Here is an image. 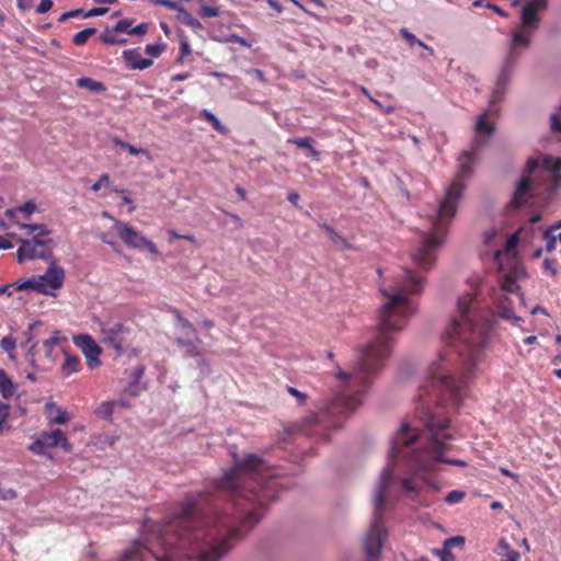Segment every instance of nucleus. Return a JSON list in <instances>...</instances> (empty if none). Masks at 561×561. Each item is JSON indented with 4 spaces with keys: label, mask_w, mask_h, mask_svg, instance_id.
Returning <instances> with one entry per match:
<instances>
[{
    "label": "nucleus",
    "mask_w": 561,
    "mask_h": 561,
    "mask_svg": "<svg viewBox=\"0 0 561 561\" xmlns=\"http://www.w3.org/2000/svg\"><path fill=\"white\" fill-rule=\"evenodd\" d=\"M476 295L467 293L457 300L458 314L447 330L448 350L432 368V378L419 389L415 408L417 420L403 422L390 439L388 463L374 489L373 519L365 539V550L371 561L381 552L387 533L382 525L387 490L394 482L396 472L409 473L401 480L405 492H417L419 482L437 491L430 474L435 463L466 467L461 459L449 458L448 440L456 436L449 419L443 413L448 403L458 409L463 401L467 379L473 375L484 344V334L474 320Z\"/></svg>",
    "instance_id": "f257e3e1"
},
{
    "label": "nucleus",
    "mask_w": 561,
    "mask_h": 561,
    "mask_svg": "<svg viewBox=\"0 0 561 561\" xmlns=\"http://www.w3.org/2000/svg\"><path fill=\"white\" fill-rule=\"evenodd\" d=\"M233 457L234 468L217 482L219 491L231 495L225 507L215 503L202 513L195 502L185 501L167 524L156 525L144 540H134L123 561H217L225 556L228 539L257 524L279 490L276 474L256 455Z\"/></svg>",
    "instance_id": "f03ea898"
},
{
    "label": "nucleus",
    "mask_w": 561,
    "mask_h": 561,
    "mask_svg": "<svg viewBox=\"0 0 561 561\" xmlns=\"http://www.w3.org/2000/svg\"><path fill=\"white\" fill-rule=\"evenodd\" d=\"M425 278L405 267L396 276L393 285L380 288L386 299L378 314L374 337L357 351V358L350 371L339 368L334 376L339 389L318 413H311L300 423L304 435L327 439V431L337 428L362 404L360 394L371 385L373 378L382 369L392 352V334L401 331L407 320L415 312L410 296L420 294Z\"/></svg>",
    "instance_id": "7ed1b4c3"
},
{
    "label": "nucleus",
    "mask_w": 561,
    "mask_h": 561,
    "mask_svg": "<svg viewBox=\"0 0 561 561\" xmlns=\"http://www.w3.org/2000/svg\"><path fill=\"white\" fill-rule=\"evenodd\" d=\"M472 147L463 151L458 158V170L450 185L434 214L428 217V227L421 231L419 243L411 253L413 265L422 272L428 273L436 263V251L445 242L448 225L455 217L458 203L466 188L463 183L473 173L476 154Z\"/></svg>",
    "instance_id": "20e7f679"
},
{
    "label": "nucleus",
    "mask_w": 561,
    "mask_h": 561,
    "mask_svg": "<svg viewBox=\"0 0 561 561\" xmlns=\"http://www.w3.org/2000/svg\"><path fill=\"white\" fill-rule=\"evenodd\" d=\"M548 0H528L520 11V25L512 32L508 51L497 72L490 106L502 102L516 70L519 57L529 48L530 37L538 30L539 13L547 9Z\"/></svg>",
    "instance_id": "39448f33"
},
{
    "label": "nucleus",
    "mask_w": 561,
    "mask_h": 561,
    "mask_svg": "<svg viewBox=\"0 0 561 561\" xmlns=\"http://www.w3.org/2000/svg\"><path fill=\"white\" fill-rule=\"evenodd\" d=\"M101 341L113 347L117 355L124 353L123 344L129 334V328L122 322H99Z\"/></svg>",
    "instance_id": "423d86ee"
},
{
    "label": "nucleus",
    "mask_w": 561,
    "mask_h": 561,
    "mask_svg": "<svg viewBox=\"0 0 561 561\" xmlns=\"http://www.w3.org/2000/svg\"><path fill=\"white\" fill-rule=\"evenodd\" d=\"M113 229L118 238L128 247L133 249H147L150 253L158 252L156 244L146 239L141 233L137 232L131 226L126 222L115 220Z\"/></svg>",
    "instance_id": "0eeeda50"
},
{
    "label": "nucleus",
    "mask_w": 561,
    "mask_h": 561,
    "mask_svg": "<svg viewBox=\"0 0 561 561\" xmlns=\"http://www.w3.org/2000/svg\"><path fill=\"white\" fill-rule=\"evenodd\" d=\"M539 168V161L535 158L528 159L522 178L519 179L514 191L511 206L518 208L527 204L533 197L530 175Z\"/></svg>",
    "instance_id": "6e6552de"
},
{
    "label": "nucleus",
    "mask_w": 561,
    "mask_h": 561,
    "mask_svg": "<svg viewBox=\"0 0 561 561\" xmlns=\"http://www.w3.org/2000/svg\"><path fill=\"white\" fill-rule=\"evenodd\" d=\"M65 280V271L62 267L51 263L45 274L38 277L41 294L54 295Z\"/></svg>",
    "instance_id": "1a4fd4ad"
},
{
    "label": "nucleus",
    "mask_w": 561,
    "mask_h": 561,
    "mask_svg": "<svg viewBox=\"0 0 561 561\" xmlns=\"http://www.w3.org/2000/svg\"><path fill=\"white\" fill-rule=\"evenodd\" d=\"M73 344L81 350L87 358L88 366L94 369L101 365L99 359L102 348L88 334H80L73 337Z\"/></svg>",
    "instance_id": "9d476101"
},
{
    "label": "nucleus",
    "mask_w": 561,
    "mask_h": 561,
    "mask_svg": "<svg viewBox=\"0 0 561 561\" xmlns=\"http://www.w3.org/2000/svg\"><path fill=\"white\" fill-rule=\"evenodd\" d=\"M486 112L482 113L476 122V137L471 144L473 151H480L489 141L490 136L494 133V124L488 121Z\"/></svg>",
    "instance_id": "9b49d317"
},
{
    "label": "nucleus",
    "mask_w": 561,
    "mask_h": 561,
    "mask_svg": "<svg viewBox=\"0 0 561 561\" xmlns=\"http://www.w3.org/2000/svg\"><path fill=\"white\" fill-rule=\"evenodd\" d=\"M20 243L21 245L16 251V259L19 263H22L25 260H47L51 256L50 249H39L35 247L33 242H28L27 239H20Z\"/></svg>",
    "instance_id": "f8f14e48"
},
{
    "label": "nucleus",
    "mask_w": 561,
    "mask_h": 561,
    "mask_svg": "<svg viewBox=\"0 0 561 561\" xmlns=\"http://www.w3.org/2000/svg\"><path fill=\"white\" fill-rule=\"evenodd\" d=\"M42 436L44 437V444H46L47 448L61 447L66 453H70L72 450L71 443L59 428H56L50 433H43Z\"/></svg>",
    "instance_id": "ddd939ff"
},
{
    "label": "nucleus",
    "mask_w": 561,
    "mask_h": 561,
    "mask_svg": "<svg viewBox=\"0 0 561 561\" xmlns=\"http://www.w3.org/2000/svg\"><path fill=\"white\" fill-rule=\"evenodd\" d=\"M123 57L130 69L145 70L151 67L152 60L142 58L138 49H125Z\"/></svg>",
    "instance_id": "4468645a"
},
{
    "label": "nucleus",
    "mask_w": 561,
    "mask_h": 561,
    "mask_svg": "<svg viewBox=\"0 0 561 561\" xmlns=\"http://www.w3.org/2000/svg\"><path fill=\"white\" fill-rule=\"evenodd\" d=\"M175 341L180 347L185 350L186 356H201L198 351L201 340L197 334L194 336L178 335Z\"/></svg>",
    "instance_id": "2eb2a0df"
},
{
    "label": "nucleus",
    "mask_w": 561,
    "mask_h": 561,
    "mask_svg": "<svg viewBox=\"0 0 561 561\" xmlns=\"http://www.w3.org/2000/svg\"><path fill=\"white\" fill-rule=\"evenodd\" d=\"M49 423L65 424L68 422V414L62 408L56 407L53 402L46 403Z\"/></svg>",
    "instance_id": "dca6fc26"
},
{
    "label": "nucleus",
    "mask_w": 561,
    "mask_h": 561,
    "mask_svg": "<svg viewBox=\"0 0 561 561\" xmlns=\"http://www.w3.org/2000/svg\"><path fill=\"white\" fill-rule=\"evenodd\" d=\"M322 228L324 229V231L327 232L328 234V238L332 241V243L340 250H346V249H351V244L347 242V240L339 234L334 229L333 227H331L330 225L328 224H323L322 225Z\"/></svg>",
    "instance_id": "f3484780"
},
{
    "label": "nucleus",
    "mask_w": 561,
    "mask_h": 561,
    "mask_svg": "<svg viewBox=\"0 0 561 561\" xmlns=\"http://www.w3.org/2000/svg\"><path fill=\"white\" fill-rule=\"evenodd\" d=\"M16 386L8 377L3 369H0V393L4 399H10L14 396Z\"/></svg>",
    "instance_id": "a211bd4d"
},
{
    "label": "nucleus",
    "mask_w": 561,
    "mask_h": 561,
    "mask_svg": "<svg viewBox=\"0 0 561 561\" xmlns=\"http://www.w3.org/2000/svg\"><path fill=\"white\" fill-rule=\"evenodd\" d=\"M290 144H295L298 148L307 149L310 157L319 159L320 152L313 147V139L310 137L304 138H291L288 140Z\"/></svg>",
    "instance_id": "6ab92c4d"
},
{
    "label": "nucleus",
    "mask_w": 561,
    "mask_h": 561,
    "mask_svg": "<svg viewBox=\"0 0 561 561\" xmlns=\"http://www.w3.org/2000/svg\"><path fill=\"white\" fill-rule=\"evenodd\" d=\"M175 318L176 330L179 331V335L194 336L195 334H197L193 324L188 320L183 318L179 311H175Z\"/></svg>",
    "instance_id": "aec40b11"
},
{
    "label": "nucleus",
    "mask_w": 561,
    "mask_h": 561,
    "mask_svg": "<svg viewBox=\"0 0 561 561\" xmlns=\"http://www.w3.org/2000/svg\"><path fill=\"white\" fill-rule=\"evenodd\" d=\"M198 116L209 122L213 128L219 134H228L229 129L224 124H221V122L210 111L204 108L199 112Z\"/></svg>",
    "instance_id": "412c9836"
},
{
    "label": "nucleus",
    "mask_w": 561,
    "mask_h": 561,
    "mask_svg": "<svg viewBox=\"0 0 561 561\" xmlns=\"http://www.w3.org/2000/svg\"><path fill=\"white\" fill-rule=\"evenodd\" d=\"M64 355H65V362L61 365V370L67 376L71 375L73 373H77L79 370V366H80V358L76 355L68 354L67 351H64Z\"/></svg>",
    "instance_id": "4be33fe9"
},
{
    "label": "nucleus",
    "mask_w": 561,
    "mask_h": 561,
    "mask_svg": "<svg viewBox=\"0 0 561 561\" xmlns=\"http://www.w3.org/2000/svg\"><path fill=\"white\" fill-rule=\"evenodd\" d=\"M77 87L81 89H88L92 92L100 93L106 90V87L103 82L95 81L88 77H82L77 80Z\"/></svg>",
    "instance_id": "5701e85b"
},
{
    "label": "nucleus",
    "mask_w": 561,
    "mask_h": 561,
    "mask_svg": "<svg viewBox=\"0 0 561 561\" xmlns=\"http://www.w3.org/2000/svg\"><path fill=\"white\" fill-rule=\"evenodd\" d=\"M117 404V401H104L94 410V413L99 419L108 420L113 415L114 408Z\"/></svg>",
    "instance_id": "b1692460"
},
{
    "label": "nucleus",
    "mask_w": 561,
    "mask_h": 561,
    "mask_svg": "<svg viewBox=\"0 0 561 561\" xmlns=\"http://www.w3.org/2000/svg\"><path fill=\"white\" fill-rule=\"evenodd\" d=\"M118 33L113 28L107 27L104 33L100 36V41L108 45H123L127 42L125 37H119Z\"/></svg>",
    "instance_id": "393cba45"
},
{
    "label": "nucleus",
    "mask_w": 561,
    "mask_h": 561,
    "mask_svg": "<svg viewBox=\"0 0 561 561\" xmlns=\"http://www.w3.org/2000/svg\"><path fill=\"white\" fill-rule=\"evenodd\" d=\"M178 18L182 23L191 27L194 32H198L203 28L202 23L197 19L193 18L184 8L180 10Z\"/></svg>",
    "instance_id": "a878e982"
},
{
    "label": "nucleus",
    "mask_w": 561,
    "mask_h": 561,
    "mask_svg": "<svg viewBox=\"0 0 561 561\" xmlns=\"http://www.w3.org/2000/svg\"><path fill=\"white\" fill-rule=\"evenodd\" d=\"M542 167L553 173L554 178H558L561 172V158H553L546 156L542 160Z\"/></svg>",
    "instance_id": "bb28decb"
},
{
    "label": "nucleus",
    "mask_w": 561,
    "mask_h": 561,
    "mask_svg": "<svg viewBox=\"0 0 561 561\" xmlns=\"http://www.w3.org/2000/svg\"><path fill=\"white\" fill-rule=\"evenodd\" d=\"M463 543H465V537H462V536H454V537L447 538L444 541L443 550L438 551V554L442 557L450 554L449 550L451 548L461 547Z\"/></svg>",
    "instance_id": "cd10ccee"
},
{
    "label": "nucleus",
    "mask_w": 561,
    "mask_h": 561,
    "mask_svg": "<svg viewBox=\"0 0 561 561\" xmlns=\"http://www.w3.org/2000/svg\"><path fill=\"white\" fill-rule=\"evenodd\" d=\"M96 32V28L95 27H87V28H83L81 30L80 32L76 33L72 37V42L75 45L77 46H82L84 45L88 39L93 35L95 34Z\"/></svg>",
    "instance_id": "c85d7f7f"
},
{
    "label": "nucleus",
    "mask_w": 561,
    "mask_h": 561,
    "mask_svg": "<svg viewBox=\"0 0 561 561\" xmlns=\"http://www.w3.org/2000/svg\"><path fill=\"white\" fill-rule=\"evenodd\" d=\"M20 227H21V229L28 230L30 234L33 232H36L35 236H38V237H46V236L50 234V230L47 229V227L45 225L21 224Z\"/></svg>",
    "instance_id": "c756f323"
},
{
    "label": "nucleus",
    "mask_w": 561,
    "mask_h": 561,
    "mask_svg": "<svg viewBox=\"0 0 561 561\" xmlns=\"http://www.w3.org/2000/svg\"><path fill=\"white\" fill-rule=\"evenodd\" d=\"M16 289L19 290H33L41 293L38 278H28L25 280H18L15 283Z\"/></svg>",
    "instance_id": "7c9ffc66"
},
{
    "label": "nucleus",
    "mask_w": 561,
    "mask_h": 561,
    "mask_svg": "<svg viewBox=\"0 0 561 561\" xmlns=\"http://www.w3.org/2000/svg\"><path fill=\"white\" fill-rule=\"evenodd\" d=\"M179 42H180V56L178 58V62H182L183 58L191 54V46L187 37L184 35L182 31L178 33Z\"/></svg>",
    "instance_id": "2f4dec72"
},
{
    "label": "nucleus",
    "mask_w": 561,
    "mask_h": 561,
    "mask_svg": "<svg viewBox=\"0 0 561 561\" xmlns=\"http://www.w3.org/2000/svg\"><path fill=\"white\" fill-rule=\"evenodd\" d=\"M59 341H60V332L59 331H55L53 333L51 337H49V339H47V340H45L43 342V346L45 348V356L47 358L51 357L53 347L55 345H57L59 343Z\"/></svg>",
    "instance_id": "473e14b6"
},
{
    "label": "nucleus",
    "mask_w": 561,
    "mask_h": 561,
    "mask_svg": "<svg viewBox=\"0 0 561 561\" xmlns=\"http://www.w3.org/2000/svg\"><path fill=\"white\" fill-rule=\"evenodd\" d=\"M499 316L508 321H513L514 323H518L522 319L518 316H515L513 310L505 305H500L499 307Z\"/></svg>",
    "instance_id": "72a5a7b5"
},
{
    "label": "nucleus",
    "mask_w": 561,
    "mask_h": 561,
    "mask_svg": "<svg viewBox=\"0 0 561 561\" xmlns=\"http://www.w3.org/2000/svg\"><path fill=\"white\" fill-rule=\"evenodd\" d=\"M465 495L463 491L453 490L446 495L445 502L449 505L458 504L463 500Z\"/></svg>",
    "instance_id": "f704fd0d"
},
{
    "label": "nucleus",
    "mask_w": 561,
    "mask_h": 561,
    "mask_svg": "<svg viewBox=\"0 0 561 561\" xmlns=\"http://www.w3.org/2000/svg\"><path fill=\"white\" fill-rule=\"evenodd\" d=\"M133 22L131 19H124L118 21L112 28L117 33H126L129 35V31L133 28Z\"/></svg>",
    "instance_id": "c9c22d12"
},
{
    "label": "nucleus",
    "mask_w": 561,
    "mask_h": 561,
    "mask_svg": "<svg viewBox=\"0 0 561 561\" xmlns=\"http://www.w3.org/2000/svg\"><path fill=\"white\" fill-rule=\"evenodd\" d=\"M401 36L410 44V45H417V46H425V43L421 39H419L413 33H411L407 28L400 30Z\"/></svg>",
    "instance_id": "e433bc0d"
},
{
    "label": "nucleus",
    "mask_w": 561,
    "mask_h": 561,
    "mask_svg": "<svg viewBox=\"0 0 561 561\" xmlns=\"http://www.w3.org/2000/svg\"><path fill=\"white\" fill-rule=\"evenodd\" d=\"M15 346H16L15 339L11 335L2 337L0 341V347L4 352H8V353L13 352L15 350Z\"/></svg>",
    "instance_id": "4c0bfd02"
},
{
    "label": "nucleus",
    "mask_w": 561,
    "mask_h": 561,
    "mask_svg": "<svg viewBox=\"0 0 561 561\" xmlns=\"http://www.w3.org/2000/svg\"><path fill=\"white\" fill-rule=\"evenodd\" d=\"M165 49V44H148L146 46V53L152 57H159L162 51Z\"/></svg>",
    "instance_id": "58836bf2"
},
{
    "label": "nucleus",
    "mask_w": 561,
    "mask_h": 561,
    "mask_svg": "<svg viewBox=\"0 0 561 561\" xmlns=\"http://www.w3.org/2000/svg\"><path fill=\"white\" fill-rule=\"evenodd\" d=\"M78 16H83L84 18V10L83 9H75V10H71V11H67L65 13H62L58 21L59 22H66L67 20L71 19V18H78Z\"/></svg>",
    "instance_id": "ea45409f"
},
{
    "label": "nucleus",
    "mask_w": 561,
    "mask_h": 561,
    "mask_svg": "<svg viewBox=\"0 0 561 561\" xmlns=\"http://www.w3.org/2000/svg\"><path fill=\"white\" fill-rule=\"evenodd\" d=\"M199 14L203 18H215V16H218L220 14V11L216 7L203 5L201 8V10H199Z\"/></svg>",
    "instance_id": "a19ab883"
},
{
    "label": "nucleus",
    "mask_w": 561,
    "mask_h": 561,
    "mask_svg": "<svg viewBox=\"0 0 561 561\" xmlns=\"http://www.w3.org/2000/svg\"><path fill=\"white\" fill-rule=\"evenodd\" d=\"M35 209L36 205L32 201H28L16 208V210L23 213L26 218H28L35 211Z\"/></svg>",
    "instance_id": "79ce46f5"
},
{
    "label": "nucleus",
    "mask_w": 561,
    "mask_h": 561,
    "mask_svg": "<svg viewBox=\"0 0 561 561\" xmlns=\"http://www.w3.org/2000/svg\"><path fill=\"white\" fill-rule=\"evenodd\" d=\"M45 448H47L46 444H44V437L41 435V437L35 440L31 446L30 449L35 454H44Z\"/></svg>",
    "instance_id": "37998d69"
},
{
    "label": "nucleus",
    "mask_w": 561,
    "mask_h": 561,
    "mask_svg": "<svg viewBox=\"0 0 561 561\" xmlns=\"http://www.w3.org/2000/svg\"><path fill=\"white\" fill-rule=\"evenodd\" d=\"M108 12V9L107 8H103V7H98V8H93L89 11H84V18H94V16H101V15H104Z\"/></svg>",
    "instance_id": "c03bdc74"
},
{
    "label": "nucleus",
    "mask_w": 561,
    "mask_h": 561,
    "mask_svg": "<svg viewBox=\"0 0 561 561\" xmlns=\"http://www.w3.org/2000/svg\"><path fill=\"white\" fill-rule=\"evenodd\" d=\"M157 4H160V5H163L170 10H174L176 11L178 13L180 12V10H182L183 8L181 5H179L176 2L174 1H171V0H153Z\"/></svg>",
    "instance_id": "a18cd8bd"
},
{
    "label": "nucleus",
    "mask_w": 561,
    "mask_h": 561,
    "mask_svg": "<svg viewBox=\"0 0 561 561\" xmlns=\"http://www.w3.org/2000/svg\"><path fill=\"white\" fill-rule=\"evenodd\" d=\"M54 3L51 0H41L39 4L36 8V13L44 14L48 12L53 8Z\"/></svg>",
    "instance_id": "49530a36"
},
{
    "label": "nucleus",
    "mask_w": 561,
    "mask_h": 561,
    "mask_svg": "<svg viewBox=\"0 0 561 561\" xmlns=\"http://www.w3.org/2000/svg\"><path fill=\"white\" fill-rule=\"evenodd\" d=\"M110 182V178H108V174L106 173H103L100 179L91 186V190L96 192L99 191L102 186H106Z\"/></svg>",
    "instance_id": "de8ad7c7"
},
{
    "label": "nucleus",
    "mask_w": 561,
    "mask_h": 561,
    "mask_svg": "<svg viewBox=\"0 0 561 561\" xmlns=\"http://www.w3.org/2000/svg\"><path fill=\"white\" fill-rule=\"evenodd\" d=\"M550 127L556 133H561V118L557 113L550 116Z\"/></svg>",
    "instance_id": "09e8293b"
},
{
    "label": "nucleus",
    "mask_w": 561,
    "mask_h": 561,
    "mask_svg": "<svg viewBox=\"0 0 561 561\" xmlns=\"http://www.w3.org/2000/svg\"><path fill=\"white\" fill-rule=\"evenodd\" d=\"M287 391L297 399L299 404H304L307 396L294 387H287Z\"/></svg>",
    "instance_id": "8fccbe9b"
},
{
    "label": "nucleus",
    "mask_w": 561,
    "mask_h": 561,
    "mask_svg": "<svg viewBox=\"0 0 561 561\" xmlns=\"http://www.w3.org/2000/svg\"><path fill=\"white\" fill-rule=\"evenodd\" d=\"M18 494L13 489H1L0 490V500L11 501L16 499Z\"/></svg>",
    "instance_id": "3c124183"
},
{
    "label": "nucleus",
    "mask_w": 561,
    "mask_h": 561,
    "mask_svg": "<svg viewBox=\"0 0 561 561\" xmlns=\"http://www.w3.org/2000/svg\"><path fill=\"white\" fill-rule=\"evenodd\" d=\"M543 236L547 239V245H546L547 251L548 252L553 251L556 248V240H557L556 237L551 234L550 230H546Z\"/></svg>",
    "instance_id": "603ef678"
},
{
    "label": "nucleus",
    "mask_w": 561,
    "mask_h": 561,
    "mask_svg": "<svg viewBox=\"0 0 561 561\" xmlns=\"http://www.w3.org/2000/svg\"><path fill=\"white\" fill-rule=\"evenodd\" d=\"M148 32V24L140 23L129 31V35H145Z\"/></svg>",
    "instance_id": "864d4df0"
},
{
    "label": "nucleus",
    "mask_w": 561,
    "mask_h": 561,
    "mask_svg": "<svg viewBox=\"0 0 561 561\" xmlns=\"http://www.w3.org/2000/svg\"><path fill=\"white\" fill-rule=\"evenodd\" d=\"M28 242H33L35 247L39 249H47L46 245L51 242V240H44L42 237L33 236L32 239L28 240Z\"/></svg>",
    "instance_id": "5fc2aeb1"
},
{
    "label": "nucleus",
    "mask_w": 561,
    "mask_h": 561,
    "mask_svg": "<svg viewBox=\"0 0 561 561\" xmlns=\"http://www.w3.org/2000/svg\"><path fill=\"white\" fill-rule=\"evenodd\" d=\"M228 42L237 43V44H239V45H241L243 47H250L251 46L250 43L245 38L237 35V34H231L229 36V38H228Z\"/></svg>",
    "instance_id": "6e6d98bb"
},
{
    "label": "nucleus",
    "mask_w": 561,
    "mask_h": 561,
    "mask_svg": "<svg viewBox=\"0 0 561 561\" xmlns=\"http://www.w3.org/2000/svg\"><path fill=\"white\" fill-rule=\"evenodd\" d=\"M510 550H512V549H511L508 542L505 539H500L497 553L505 556L507 552H510Z\"/></svg>",
    "instance_id": "4d7b16f0"
},
{
    "label": "nucleus",
    "mask_w": 561,
    "mask_h": 561,
    "mask_svg": "<svg viewBox=\"0 0 561 561\" xmlns=\"http://www.w3.org/2000/svg\"><path fill=\"white\" fill-rule=\"evenodd\" d=\"M125 149H127V150H128V152H129L130 154H133V156H137V154H140V153H142V154H148V151H147V150H145V149H142V148H137V147H135L134 145H131V144H129V142L127 144V147H126Z\"/></svg>",
    "instance_id": "13d9d810"
},
{
    "label": "nucleus",
    "mask_w": 561,
    "mask_h": 561,
    "mask_svg": "<svg viewBox=\"0 0 561 561\" xmlns=\"http://www.w3.org/2000/svg\"><path fill=\"white\" fill-rule=\"evenodd\" d=\"M485 7L492 11H494L496 14H499L502 18H507L508 14L504 10H502L499 5L488 2Z\"/></svg>",
    "instance_id": "bf43d9fd"
},
{
    "label": "nucleus",
    "mask_w": 561,
    "mask_h": 561,
    "mask_svg": "<svg viewBox=\"0 0 561 561\" xmlns=\"http://www.w3.org/2000/svg\"><path fill=\"white\" fill-rule=\"evenodd\" d=\"M33 5V0H16V7L21 11L30 10Z\"/></svg>",
    "instance_id": "052dcab7"
},
{
    "label": "nucleus",
    "mask_w": 561,
    "mask_h": 561,
    "mask_svg": "<svg viewBox=\"0 0 561 561\" xmlns=\"http://www.w3.org/2000/svg\"><path fill=\"white\" fill-rule=\"evenodd\" d=\"M515 287V280L512 277H506L502 284V288L505 291H513Z\"/></svg>",
    "instance_id": "680f3d73"
},
{
    "label": "nucleus",
    "mask_w": 561,
    "mask_h": 561,
    "mask_svg": "<svg viewBox=\"0 0 561 561\" xmlns=\"http://www.w3.org/2000/svg\"><path fill=\"white\" fill-rule=\"evenodd\" d=\"M100 239H101L104 243L108 244V245H110L114 251H118L117 243H116V242H114V241H112V240H110V239L107 238V234H106V233H101V234H100Z\"/></svg>",
    "instance_id": "e2e57ef3"
},
{
    "label": "nucleus",
    "mask_w": 561,
    "mask_h": 561,
    "mask_svg": "<svg viewBox=\"0 0 561 561\" xmlns=\"http://www.w3.org/2000/svg\"><path fill=\"white\" fill-rule=\"evenodd\" d=\"M299 198H300V196H299V194L297 192H290L287 195L288 202L291 203L295 206H298Z\"/></svg>",
    "instance_id": "0e129e2a"
},
{
    "label": "nucleus",
    "mask_w": 561,
    "mask_h": 561,
    "mask_svg": "<svg viewBox=\"0 0 561 561\" xmlns=\"http://www.w3.org/2000/svg\"><path fill=\"white\" fill-rule=\"evenodd\" d=\"M543 266L546 270L550 271L552 275H556L557 274V268L554 267V264L551 260L549 259H546L543 261Z\"/></svg>",
    "instance_id": "69168bd1"
},
{
    "label": "nucleus",
    "mask_w": 561,
    "mask_h": 561,
    "mask_svg": "<svg viewBox=\"0 0 561 561\" xmlns=\"http://www.w3.org/2000/svg\"><path fill=\"white\" fill-rule=\"evenodd\" d=\"M13 244L8 241L4 237L0 236V250H9L12 249Z\"/></svg>",
    "instance_id": "338daca9"
},
{
    "label": "nucleus",
    "mask_w": 561,
    "mask_h": 561,
    "mask_svg": "<svg viewBox=\"0 0 561 561\" xmlns=\"http://www.w3.org/2000/svg\"><path fill=\"white\" fill-rule=\"evenodd\" d=\"M505 557L506 559L504 561H517V559L519 558V553L515 550H510V552H507Z\"/></svg>",
    "instance_id": "774afa93"
}]
</instances>
